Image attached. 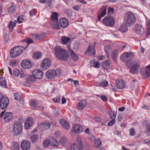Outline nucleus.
Returning a JSON list of instances; mask_svg holds the SVG:
<instances>
[{
    "instance_id": "f257e3e1",
    "label": "nucleus",
    "mask_w": 150,
    "mask_h": 150,
    "mask_svg": "<svg viewBox=\"0 0 150 150\" xmlns=\"http://www.w3.org/2000/svg\"><path fill=\"white\" fill-rule=\"evenodd\" d=\"M54 51L56 57L59 59L65 61L69 57V55L66 53V50L62 48L60 46H56Z\"/></svg>"
},
{
    "instance_id": "f03ea898",
    "label": "nucleus",
    "mask_w": 150,
    "mask_h": 150,
    "mask_svg": "<svg viewBox=\"0 0 150 150\" xmlns=\"http://www.w3.org/2000/svg\"><path fill=\"white\" fill-rule=\"evenodd\" d=\"M23 47L22 46H17L12 48L10 52L11 57L15 58L20 55L23 52Z\"/></svg>"
},
{
    "instance_id": "7ed1b4c3",
    "label": "nucleus",
    "mask_w": 150,
    "mask_h": 150,
    "mask_svg": "<svg viewBox=\"0 0 150 150\" xmlns=\"http://www.w3.org/2000/svg\"><path fill=\"white\" fill-rule=\"evenodd\" d=\"M58 14L56 13H53L51 16V20L50 22L52 28L56 30H59L60 26L58 23L57 16Z\"/></svg>"
},
{
    "instance_id": "20e7f679",
    "label": "nucleus",
    "mask_w": 150,
    "mask_h": 150,
    "mask_svg": "<svg viewBox=\"0 0 150 150\" xmlns=\"http://www.w3.org/2000/svg\"><path fill=\"white\" fill-rule=\"evenodd\" d=\"M134 58V54L132 52H125L120 57L121 60L128 63L132 60Z\"/></svg>"
},
{
    "instance_id": "39448f33",
    "label": "nucleus",
    "mask_w": 150,
    "mask_h": 150,
    "mask_svg": "<svg viewBox=\"0 0 150 150\" xmlns=\"http://www.w3.org/2000/svg\"><path fill=\"white\" fill-rule=\"evenodd\" d=\"M124 19L126 24L129 26L136 21V18L134 15L131 12H128L126 13Z\"/></svg>"
},
{
    "instance_id": "423d86ee",
    "label": "nucleus",
    "mask_w": 150,
    "mask_h": 150,
    "mask_svg": "<svg viewBox=\"0 0 150 150\" xmlns=\"http://www.w3.org/2000/svg\"><path fill=\"white\" fill-rule=\"evenodd\" d=\"M13 132L16 136L19 135L22 131L23 127L22 123L20 122H16L13 126Z\"/></svg>"
},
{
    "instance_id": "0eeeda50",
    "label": "nucleus",
    "mask_w": 150,
    "mask_h": 150,
    "mask_svg": "<svg viewBox=\"0 0 150 150\" xmlns=\"http://www.w3.org/2000/svg\"><path fill=\"white\" fill-rule=\"evenodd\" d=\"M82 148V142L81 138L79 137L75 143L70 146L69 150H81Z\"/></svg>"
},
{
    "instance_id": "6e6552de",
    "label": "nucleus",
    "mask_w": 150,
    "mask_h": 150,
    "mask_svg": "<svg viewBox=\"0 0 150 150\" xmlns=\"http://www.w3.org/2000/svg\"><path fill=\"white\" fill-rule=\"evenodd\" d=\"M52 139L53 142H55V144L52 142L51 138H50V139H46L43 141V146L46 148L48 147L50 145L53 146H59V143L54 138H52Z\"/></svg>"
},
{
    "instance_id": "1a4fd4ad",
    "label": "nucleus",
    "mask_w": 150,
    "mask_h": 150,
    "mask_svg": "<svg viewBox=\"0 0 150 150\" xmlns=\"http://www.w3.org/2000/svg\"><path fill=\"white\" fill-rule=\"evenodd\" d=\"M3 116L4 120L6 122L11 121L13 119V115L12 113L6 112L5 111L2 112L0 114V118Z\"/></svg>"
},
{
    "instance_id": "9d476101",
    "label": "nucleus",
    "mask_w": 150,
    "mask_h": 150,
    "mask_svg": "<svg viewBox=\"0 0 150 150\" xmlns=\"http://www.w3.org/2000/svg\"><path fill=\"white\" fill-rule=\"evenodd\" d=\"M9 103L8 98L6 96L2 97L0 99V106L2 109H5Z\"/></svg>"
},
{
    "instance_id": "9b49d317",
    "label": "nucleus",
    "mask_w": 150,
    "mask_h": 150,
    "mask_svg": "<svg viewBox=\"0 0 150 150\" xmlns=\"http://www.w3.org/2000/svg\"><path fill=\"white\" fill-rule=\"evenodd\" d=\"M103 23L105 25L112 26L114 25V19L113 18L110 16H107L103 20Z\"/></svg>"
},
{
    "instance_id": "f8f14e48",
    "label": "nucleus",
    "mask_w": 150,
    "mask_h": 150,
    "mask_svg": "<svg viewBox=\"0 0 150 150\" xmlns=\"http://www.w3.org/2000/svg\"><path fill=\"white\" fill-rule=\"evenodd\" d=\"M51 126L50 122L46 121L39 123L38 125V127L41 130L49 129Z\"/></svg>"
},
{
    "instance_id": "ddd939ff",
    "label": "nucleus",
    "mask_w": 150,
    "mask_h": 150,
    "mask_svg": "<svg viewBox=\"0 0 150 150\" xmlns=\"http://www.w3.org/2000/svg\"><path fill=\"white\" fill-rule=\"evenodd\" d=\"M34 120L30 117H28L25 120V122L24 128L26 129H29L33 125Z\"/></svg>"
},
{
    "instance_id": "4468645a",
    "label": "nucleus",
    "mask_w": 150,
    "mask_h": 150,
    "mask_svg": "<svg viewBox=\"0 0 150 150\" xmlns=\"http://www.w3.org/2000/svg\"><path fill=\"white\" fill-rule=\"evenodd\" d=\"M21 65L23 68L27 69L30 68L33 66L31 61L28 59L23 60L22 61Z\"/></svg>"
},
{
    "instance_id": "2eb2a0df",
    "label": "nucleus",
    "mask_w": 150,
    "mask_h": 150,
    "mask_svg": "<svg viewBox=\"0 0 150 150\" xmlns=\"http://www.w3.org/2000/svg\"><path fill=\"white\" fill-rule=\"evenodd\" d=\"M32 75L36 79H40L43 77V73L42 71L39 70L34 69L32 72Z\"/></svg>"
},
{
    "instance_id": "dca6fc26",
    "label": "nucleus",
    "mask_w": 150,
    "mask_h": 150,
    "mask_svg": "<svg viewBox=\"0 0 150 150\" xmlns=\"http://www.w3.org/2000/svg\"><path fill=\"white\" fill-rule=\"evenodd\" d=\"M107 6H103L98 11V20L100 21L101 18L106 14Z\"/></svg>"
},
{
    "instance_id": "f3484780",
    "label": "nucleus",
    "mask_w": 150,
    "mask_h": 150,
    "mask_svg": "<svg viewBox=\"0 0 150 150\" xmlns=\"http://www.w3.org/2000/svg\"><path fill=\"white\" fill-rule=\"evenodd\" d=\"M140 72L143 78L145 79L150 74V65L147 66L145 69H141Z\"/></svg>"
},
{
    "instance_id": "a211bd4d",
    "label": "nucleus",
    "mask_w": 150,
    "mask_h": 150,
    "mask_svg": "<svg viewBox=\"0 0 150 150\" xmlns=\"http://www.w3.org/2000/svg\"><path fill=\"white\" fill-rule=\"evenodd\" d=\"M21 147L23 150H29L30 148V143L28 140H23L21 143Z\"/></svg>"
},
{
    "instance_id": "6ab92c4d",
    "label": "nucleus",
    "mask_w": 150,
    "mask_h": 150,
    "mask_svg": "<svg viewBox=\"0 0 150 150\" xmlns=\"http://www.w3.org/2000/svg\"><path fill=\"white\" fill-rule=\"evenodd\" d=\"M57 75L56 71L54 69H51L47 71L46 73L47 78L49 79H52Z\"/></svg>"
},
{
    "instance_id": "aec40b11",
    "label": "nucleus",
    "mask_w": 150,
    "mask_h": 150,
    "mask_svg": "<svg viewBox=\"0 0 150 150\" xmlns=\"http://www.w3.org/2000/svg\"><path fill=\"white\" fill-rule=\"evenodd\" d=\"M46 36L45 33L43 32L38 34H32L31 37L35 40H40L45 37Z\"/></svg>"
},
{
    "instance_id": "412c9836",
    "label": "nucleus",
    "mask_w": 150,
    "mask_h": 150,
    "mask_svg": "<svg viewBox=\"0 0 150 150\" xmlns=\"http://www.w3.org/2000/svg\"><path fill=\"white\" fill-rule=\"evenodd\" d=\"M51 63L50 60L48 58H46L42 62V67L44 69H46L51 66Z\"/></svg>"
},
{
    "instance_id": "4be33fe9",
    "label": "nucleus",
    "mask_w": 150,
    "mask_h": 150,
    "mask_svg": "<svg viewBox=\"0 0 150 150\" xmlns=\"http://www.w3.org/2000/svg\"><path fill=\"white\" fill-rule=\"evenodd\" d=\"M117 87L120 89L123 88L125 86V82L122 79H117L116 81Z\"/></svg>"
},
{
    "instance_id": "5701e85b",
    "label": "nucleus",
    "mask_w": 150,
    "mask_h": 150,
    "mask_svg": "<svg viewBox=\"0 0 150 150\" xmlns=\"http://www.w3.org/2000/svg\"><path fill=\"white\" fill-rule=\"evenodd\" d=\"M36 79L33 76H28L26 80L27 82L24 84L23 85L28 87H30L31 86L30 82H34L36 80Z\"/></svg>"
},
{
    "instance_id": "b1692460",
    "label": "nucleus",
    "mask_w": 150,
    "mask_h": 150,
    "mask_svg": "<svg viewBox=\"0 0 150 150\" xmlns=\"http://www.w3.org/2000/svg\"><path fill=\"white\" fill-rule=\"evenodd\" d=\"M117 30L122 33L126 32L127 30V27L125 24H118L116 26Z\"/></svg>"
},
{
    "instance_id": "393cba45",
    "label": "nucleus",
    "mask_w": 150,
    "mask_h": 150,
    "mask_svg": "<svg viewBox=\"0 0 150 150\" xmlns=\"http://www.w3.org/2000/svg\"><path fill=\"white\" fill-rule=\"evenodd\" d=\"M59 24L63 28H66L69 25V23L67 20L65 18L60 19Z\"/></svg>"
},
{
    "instance_id": "a878e982",
    "label": "nucleus",
    "mask_w": 150,
    "mask_h": 150,
    "mask_svg": "<svg viewBox=\"0 0 150 150\" xmlns=\"http://www.w3.org/2000/svg\"><path fill=\"white\" fill-rule=\"evenodd\" d=\"M72 131L75 133H79L83 131V128L80 125H76L73 126Z\"/></svg>"
},
{
    "instance_id": "bb28decb",
    "label": "nucleus",
    "mask_w": 150,
    "mask_h": 150,
    "mask_svg": "<svg viewBox=\"0 0 150 150\" xmlns=\"http://www.w3.org/2000/svg\"><path fill=\"white\" fill-rule=\"evenodd\" d=\"M135 30L137 34L139 35L142 34L144 31L142 26L141 25L138 24L135 25Z\"/></svg>"
},
{
    "instance_id": "cd10ccee",
    "label": "nucleus",
    "mask_w": 150,
    "mask_h": 150,
    "mask_svg": "<svg viewBox=\"0 0 150 150\" xmlns=\"http://www.w3.org/2000/svg\"><path fill=\"white\" fill-rule=\"evenodd\" d=\"M87 104V101L85 100L81 101L78 104H77V109L80 110L83 109L86 106Z\"/></svg>"
},
{
    "instance_id": "c85d7f7f",
    "label": "nucleus",
    "mask_w": 150,
    "mask_h": 150,
    "mask_svg": "<svg viewBox=\"0 0 150 150\" xmlns=\"http://www.w3.org/2000/svg\"><path fill=\"white\" fill-rule=\"evenodd\" d=\"M59 123L64 128L68 130L69 129L70 127L69 123L64 119H62L60 120Z\"/></svg>"
},
{
    "instance_id": "c756f323",
    "label": "nucleus",
    "mask_w": 150,
    "mask_h": 150,
    "mask_svg": "<svg viewBox=\"0 0 150 150\" xmlns=\"http://www.w3.org/2000/svg\"><path fill=\"white\" fill-rule=\"evenodd\" d=\"M111 62L110 60L103 61L102 63V66L103 68L106 69H108L110 68Z\"/></svg>"
},
{
    "instance_id": "7c9ffc66",
    "label": "nucleus",
    "mask_w": 150,
    "mask_h": 150,
    "mask_svg": "<svg viewBox=\"0 0 150 150\" xmlns=\"http://www.w3.org/2000/svg\"><path fill=\"white\" fill-rule=\"evenodd\" d=\"M42 55V54L41 52H37L33 54V57L35 60H37L40 59Z\"/></svg>"
},
{
    "instance_id": "2f4dec72",
    "label": "nucleus",
    "mask_w": 150,
    "mask_h": 150,
    "mask_svg": "<svg viewBox=\"0 0 150 150\" xmlns=\"http://www.w3.org/2000/svg\"><path fill=\"white\" fill-rule=\"evenodd\" d=\"M140 65L138 63H135L134 64L130 70L131 72L133 74L136 73L137 70L139 67Z\"/></svg>"
},
{
    "instance_id": "473e14b6",
    "label": "nucleus",
    "mask_w": 150,
    "mask_h": 150,
    "mask_svg": "<svg viewBox=\"0 0 150 150\" xmlns=\"http://www.w3.org/2000/svg\"><path fill=\"white\" fill-rule=\"evenodd\" d=\"M0 86L3 88H6L7 86L5 78L2 76H0Z\"/></svg>"
},
{
    "instance_id": "72a5a7b5",
    "label": "nucleus",
    "mask_w": 150,
    "mask_h": 150,
    "mask_svg": "<svg viewBox=\"0 0 150 150\" xmlns=\"http://www.w3.org/2000/svg\"><path fill=\"white\" fill-rule=\"evenodd\" d=\"M70 38L67 37L63 36L61 38V40L62 44L66 45L70 41Z\"/></svg>"
},
{
    "instance_id": "f704fd0d",
    "label": "nucleus",
    "mask_w": 150,
    "mask_h": 150,
    "mask_svg": "<svg viewBox=\"0 0 150 150\" xmlns=\"http://www.w3.org/2000/svg\"><path fill=\"white\" fill-rule=\"evenodd\" d=\"M8 11L9 14H13L16 11V6L14 5H12L9 7Z\"/></svg>"
},
{
    "instance_id": "c9c22d12",
    "label": "nucleus",
    "mask_w": 150,
    "mask_h": 150,
    "mask_svg": "<svg viewBox=\"0 0 150 150\" xmlns=\"http://www.w3.org/2000/svg\"><path fill=\"white\" fill-rule=\"evenodd\" d=\"M96 86L100 87L106 86L108 85V81H106L102 82L97 81L96 82Z\"/></svg>"
},
{
    "instance_id": "e433bc0d",
    "label": "nucleus",
    "mask_w": 150,
    "mask_h": 150,
    "mask_svg": "<svg viewBox=\"0 0 150 150\" xmlns=\"http://www.w3.org/2000/svg\"><path fill=\"white\" fill-rule=\"evenodd\" d=\"M101 144V143L99 139H95L94 141V146L96 148H99Z\"/></svg>"
},
{
    "instance_id": "4c0bfd02",
    "label": "nucleus",
    "mask_w": 150,
    "mask_h": 150,
    "mask_svg": "<svg viewBox=\"0 0 150 150\" xmlns=\"http://www.w3.org/2000/svg\"><path fill=\"white\" fill-rule=\"evenodd\" d=\"M13 97L16 100L19 101L21 100L22 96L20 93H16L13 95Z\"/></svg>"
},
{
    "instance_id": "58836bf2",
    "label": "nucleus",
    "mask_w": 150,
    "mask_h": 150,
    "mask_svg": "<svg viewBox=\"0 0 150 150\" xmlns=\"http://www.w3.org/2000/svg\"><path fill=\"white\" fill-rule=\"evenodd\" d=\"M46 3L49 7L53 8L54 4V0H46Z\"/></svg>"
},
{
    "instance_id": "ea45409f",
    "label": "nucleus",
    "mask_w": 150,
    "mask_h": 150,
    "mask_svg": "<svg viewBox=\"0 0 150 150\" xmlns=\"http://www.w3.org/2000/svg\"><path fill=\"white\" fill-rule=\"evenodd\" d=\"M105 52L107 53L108 56H110L112 52L111 49L109 47H105Z\"/></svg>"
},
{
    "instance_id": "a19ab883",
    "label": "nucleus",
    "mask_w": 150,
    "mask_h": 150,
    "mask_svg": "<svg viewBox=\"0 0 150 150\" xmlns=\"http://www.w3.org/2000/svg\"><path fill=\"white\" fill-rule=\"evenodd\" d=\"M38 139V135L34 134L32 135L31 137V140L33 143L36 142Z\"/></svg>"
},
{
    "instance_id": "79ce46f5",
    "label": "nucleus",
    "mask_w": 150,
    "mask_h": 150,
    "mask_svg": "<svg viewBox=\"0 0 150 150\" xmlns=\"http://www.w3.org/2000/svg\"><path fill=\"white\" fill-rule=\"evenodd\" d=\"M110 116L112 118V119H115L116 115V113L114 111L110 110L108 112Z\"/></svg>"
},
{
    "instance_id": "37998d69",
    "label": "nucleus",
    "mask_w": 150,
    "mask_h": 150,
    "mask_svg": "<svg viewBox=\"0 0 150 150\" xmlns=\"http://www.w3.org/2000/svg\"><path fill=\"white\" fill-rule=\"evenodd\" d=\"M70 56L74 61H77L78 59V56L76 55L72 51H71Z\"/></svg>"
},
{
    "instance_id": "c03bdc74",
    "label": "nucleus",
    "mask_w": 150,
    "mask_h": 150,
    "mask_svg": "<svg viewBox=\"0 0 150 150\" xmlns=\"http://www.w3.org/2000/svg\"><path fill=\"white\" fill-rule=\"evenodd\" d=\"M91 52L95 53V50L93 46H89L86 51V53H90Z\"/></svg>"
},
{
    "instance_id": "a18cd8bd",
    "label": "nucleus",
    "mask_w": 150,
    "mask_h": 150,
    "mask_svg": "<svg viewBox=\"0 0 150 150\" xmlns=\"http://www.w3.org/2000/svg\"><path fill=\"white\" fill-rule=\"evenodd\" d=\"M16 26V25L13 24V23L11 21H10L8 24V27L9 30L10 31H12L14 27Z\"/></svg>"
},
{
    "instance_id": "49530a36",
    "label": "nucleus",
    "mask_w": 150,
    "mask_h": 150,
    "mask_svg": "<svg viewBox=\"0 0 150 150\" xmlns=\"http://www.w3.org/2000/svg\"><path fill=\"white\" fill-rule=\"evenodd\" d=\"M30 105L32 107L34 108H36L37 107H39L38 106V103L35 100L32 101L30 103Z\"/></svg>"
},
{
    "instance_id": "de8ad7c7",
    "label": "nucleus",
    "mask_w": 150,
    "mask_h": 150,
    "mask_svg": "<svg viewBox=\"0 0 150 150\" xmlns=\"http://www.w3.org/2000/svg\"><path fill=\"white\" fill-rule=\"evenodd\" d=\"M64 13L69 17L71 18L72 16V12L70 10L67 9L65 10Z\"/></svg>"
},
{
    "instance_id": "09e8293b",
    "label": "nucleus",
    "mask_w": 150,
    "mask_h": 150,
    "mask_svg": "<svg viewBox=\"0 0 150 150\" xmlns=\"http://www.w3.org/2000/svg\"><path fill=\"white\" fill-rule=\"evenodd\" d=\"M117 53L114 52H112L110 56H111V57L113 59V60L116 62V58L117 57Z\"/></svg>"
},
{
    "instance_id": "8fccbe9b",
    "label": "nucleus",
    "mask_w": 150,
    "mask_h": 150,
    "mask_svg": "<svg viewBox=\"0 0 150 150\" xmlns=\"http://www.w3.org/2000/svg\"><path fill=\"white\" fill-rule=\"evenodd\" d=\"M67 141V139L65 137H62L59 140V142L62 145H64Z\"/></svg>"
},
{
    "instance_id": "3c124183",
    "label": "nucleus",
    "mask_w": 150,
    "mask_h": 150,
    "mask_svg": "<svg viewBox=\"0 0 150 150\" xmlns=\"http://www.w3.org/2000/svg\"><path fill=\"white\" fill-rule=\"evenodd\" d=\"M136 134V132L135 130L133 128L130 129L129 131V135L131 136H133L135 135Z\"/></svg>"
},
{
    "instance_id": "603ef678",
    "label": "nucleus",
    "mask_w": 150,
    "mask_h": 150,
    "mask_svg": "<svg viewBox=\"0 0 150 150\" xmlns=\"http://www.w3.org/2000/svg\"><path fill=\"white\" fill-rule=\"evenodd\" d=\"M13 74L16 76H18L20 74L19 71L17 69H15L13 71Z\"/></svg>"
},
{
    "instance_id": "864d4df0",
    "label": "nucleus",
    "mask_w": 150,
    "mask_h": 150,
    "mask_svg": "<svg viewBox=\"0 0 150 150\" xmlns=\"http://www.w3.org/2000/svg\"><path fill=\"white\" fill-rule=\"evenodd\" d=\"M146 133L148 136H150V125L147 126Z\"/></svg>"
},
{
    "instance_id": "5fc2aeb1",
    "label": "nucleus",
    "mask_w": 150,
    "mask_h": 150,
    "mask_svg": "<svg viewBox=\"0 0 150 150\" xmlns=\"http://www.w3.org/2000/svg\"><path fill=\"white\" fill-rule=\"evenodd\" d=\"M93 64L94 67L97 68L99 67L100 66V63L98 61H97L96 62H93Z\"/></svg>"
},
{
    "instance_id": "6e6d98bb",
    "label": "nucleus",
    "mask_w": 150,
    "mask_h": 150,
    "mask_svg": "<svg viewBox=\"0 0 150 150\" xmlns=\"http://www.w3.org/2000/svg\"><path fill=\"white\" fill-rule=\"evenodd\" d=\"M53 100L55 103H58L60 100V96H57L53 98Z\"/></svg>"
},
{
    "instance_id": "4d7b16f0",
    "label": "nucleus",
    "mask_w": 150,
    "mask_h": 150,
    "mask_svg": "<svg viewBox=\"0 0 150 150\" xmlns=\"http://www.w3.org/2000/svg\"><path fill=\"white\" fill-rule=\"evenodd\" d=\"M147 29V34L149 35L150 34V21L148 22Z\"/></svg>"
},
{
    "instance_id": "13d9d810",
    "label": "nucleus",
    "mask_w": 150,
    "mask_h": 150,
    "mask_svg": "<svg viewBox=\"0 0 150 150\" xmlns=\"http://www.w3.org/2000/svg\"><path fill=\"white\" fill-rule=\"evenodd\" d=\"M100 98L104 102L108 100L107 97L105 95L101 96Z\"/></svg>"
},
{
    "instance_id": "bf43d9fd",
    "label": "nucleus",
    "mask_w": 150,
    "mask_h": 150,
    "mask_svg": "<svg viewBox=\"0 0 150 150\" xmlns=\"http://www.w3.org/2000/svg\"><path fill=\"white\" fill-rule=\"evenodd\" d=\"M16 62L15 60H11L10 61V65L12 67H14L16 64Z\"/></svg>"
},
{
    "instance_id": "052dcab7",
    "label": "nucleus",
    "mask_w": 150,
    "mask_h": 150,
    "mask_svg": "<svg viewBox=\"0 0 150 150\" xmlns=\"http://www.w3.org/2000/svg\"><path fill=\"white\" fill-rule=\"evenodd\" d=\"M115 119H112V120L109 122L108 125L109 126H111L114 125L115 123Z\"/></svg>"
},
{
    "instance_id": "680f3d73",
    "label": "nucleus",
    "mask_w": 150,
    "mask_h": 150,
    "mask_svg": "<svg viewBox=\"0 0 150 150\" xmlns=\"http://www.w3.org/2000/svg\"><path fill=\"white\" fill-rule=\"evenodd\" d=\"M4 39L5 43H6L8 40V36L7 35H4Z\"/></svg>"
},
{
    "instance_id": "e2e57ef3",
    "label": "nucleus",
    "mask_w": 150,
    "mask_h": 150,
    "mask_svg": "<svg viewBox=\"0 0 150 150\" xmlns=\"http://www.w3.org/2000/svg\"><path fill=\"white\" fill-rule=\"evenodd\" d=\"M114 11V10L113 8H109L108 9V14L111 15L113 12Z\"/></svg>"
},
{
    "instance_id": "0e129e2a",
    "label": "nucleus",
    "mask_w": 150,
    "mask_h": 150,
    "mask_svg": "<svg viewBox=\"0 0 150 150\" xmlns=\"http://www.w3.org/2000/svg\"><path fill=\"white\" fill-rule=\"evenodd\" d=\"M26 42L29 44L33 42V40L30 38H28L25 40Z\"/></svg>"
},
{
    "instance_id": "69168bd1",
    "label": "nucleus",
    "mask_w": 150,
    "mask_h": 150,
    "mask_svg": "<svg viewBox=\"0 0 150 150\" xmlns=\"http://www.w3.org/2000/svg\"><path fill=\"white\" fill-rule=\"evenodd\" d=\"M25 18V16H20L18 17L17 20H23Z\"/></svg>"
},
{
    "instance_id": "338daca9",
    "label": "nucleus",
    "mask_w": 150,
    "mask_h": 150,
    "mask_svg": "<svg viewBox=\"0 0 150 150\" xmlns=\"http://www.w3.org/2000/svg\"><path fill=\"white\" fill-rule=\"evenodd\" d=\"M13 147H15L14 149L15 150H18V149L19 146L18 144H15L14 145Z\"/></svg>"
},
{
    "instance_id": "774afa93",
    "label": "nucleus",
    "mask_w": 150,
    "mask_h": 150,
    "mask_svg": "<svg viewBox=\"0 0 150 150\" xmlns=\"http://www.w3.org/2000/svg\"><path fill=\"white\" fill-rule=\"evenodd\" d=\"M95 120L97 122H99L101 121V119L100 117H95Z\"/></svg>"
}]
</instances>
